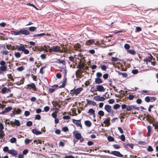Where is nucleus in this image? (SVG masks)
<instances>
[{"instance_id": "dca6fc26", "label": "nucleus", "mask_w": 158, "mask_h": 158, "mask_svg": "<svg viewBox=\"0 0 158 158\" xmlns=\"http://www.w3.org/2000/svg\"><path fill=\"white\" fill-rule=\"evenodd\" d=\"M32 132L35 134L37 135H40L42 133L40 131H38L36 129H33L32 130Z\"/></svg>"}, {"instance_id": "473e14b6", "label": "nucleus", "mask_w": 158, "mask_h": 158, "mask_svg": "<svg viewBox=\"0 0 158 158\" xmlns=\"http://www.w3.org/2000/svg\"><path fill=\"white\" fill-rule=\"evenodd\" d=\"M98 114L101 116H103L104 115V113L102 110H101L98 112Z\"/></svg>"}, {"instance_id": "423d86ee", "label": "nucleus", "mask_w": 158, "mask_h": 158, "mask_svg": "<svg viewBox=\"0 0 158 158\" xmlns=\"http://www.w3.org/2000/svg\"><path fill=\"white\" fill-rule=\"evenodd\" d=\"M97 90L96 91H98L100 92H102L105 91V89L101 85H97L96 86Z\"/></svg>"}, {"instance_id": "6e6d98bb", "label": "nucleus", "mask_w": 158, "mask_h": 158, "mask_svg": "<svg viewBox=\"0 0 158 158\" xmlns=\"http://www.w3.org/2000/svg\"><path fill=\"white\" fill-rule=\"evenodd\" d=\"M95 112V111L92 109H89L88 112V113H90L92 114H94Z\"/></svg>"}, {"instance_id": "a211bd4d", "label": "nucleus", "mask_w": 158, "mask_h": 158, "mask_svg": "<svg viewBox=\"0 0 158 158\" xmlns=\"http://www.w3.org/2000/svg\"><path fill=\"white\" fill-rule=\"evenodd\" d=\"M75 136L76 138L78 140L82 138L81 135L79 133H77L76 134Z\"/></svg>"}, {"instance_id": "f704fd0d", "label": "nucleus", "mask_w": 158, "mask_h": 158, "mask_svg": "<svg viewBox=\"0 0 158 158\" xmlns=\"http://www.w3.org/2000/svg\"><path fill=\"white\" fill-rule=\"evenodd\" d=\"M125 146L127 148H131V149L133 148V145L131 144H127L125 145Z\"/></svg>"}, {"instance_id": "774afa93", "label": "nucleus", "mask_w": 158, "mask_h": 158, "mask_svg": "<svg viewBox=\"0 0 158 158\" xmlns=\"http://www.w3.org/2000/svg\"><path fill=\"white\" fill-rule=\"evenodd\" d=\"M64 158H75V157L71 155L66 156Z\"/></svg>"}, {"instance_id": "f8f14e48", "label": "nucleus", "mask_w": 158, "mask_h": 158, "mask_svg": "<svg viewBox=\"0 0 158 158\" xmlns=\"http://www.w3.org/2000/svg\"><path fill=\"white\" fill-rule=\"evenodd\" d=\"M12 112L15 114H20L21 112V110L19 108L17 109L16 108H14Z\"/></svg>"}, {"instance_id": "c85d7f7f", "label": "nucleus", "mask_w": 158, "mask_h": 158, "mask_svg": "<svg viewBox=\"0 0 158 158\" xmlns=\"http://www.w3.org/2000/svg\"><path fill=\"white\" fill-rule=\"evenodd\" d=\"M36 27H31L28 28L29 30L31 32L34 31L35 30Z\"/></svg>"}, {"instance_id": "c9c22d12", "label": "nucleus", "mask_w": 158, "mask_h": 158, "mask_svg": "<svg viewBox=\"0 0 158 158\" xmlns=\"http://www.w3.org/2000/svg\"><path fill=\"white\" fill-rule=\"evenodd\" d=\"M0 64L1 65V66H6V62L4 60H2L0 62Z\"/></svg>"}, {"instance_id": "20e7f679", "label": "nucleus", "mask_w": 158, "mask_h": 158, "mask_svg": "<svg viewBox=\"0 0 158 158\" xmlns=\"http://www.w3.org/2000/svg\"><path fill=\"white\" fill-rule=\"evenodd\" d=\"M73 122L75 124H76L77 126L79 127L81 129L82 128L80 120H76L75 119H73Z\"/></svg>"}, {"instance_id": "412c9836", "label": "nucleus", "mask_w": 158, "mask_h": 158, "mask_svg": "<svg viewBox=\"0 0 158 158\" xmlns=\"http://www.w3.org/2000/svg\"><path fill=\"white\" fill-rule=\"evenodd\" d=\"M5 135V134L4 131L0 130V139H2Z\"/></svg>"}, {"instance_id": "4c0bfd02", "label": "nucleus", "mask_w": 158, "mask_h": 158, "mask_svg": "<svg viewBox=\"0 0 158 158\" xmlns=\"http://www.w3.org/2000/svg\"><path fill=\"white\" fill-rule=\"evenodd\" d=\"M147 150L149 152H152L153 151V149L151 146H149L148 147Z\"/></svg>"}, {"instance_id": "cd10ccee", "label": "nucleus", "mask_w": 158, "mask_h": 158, "mask_svg": "<svg viewBox=\"0 0 158 158\" xmlns=\"http://www.w3.org/2000/svg\"><path fill=\"white\" fill-rule=\"evenodd\" d=\"M7 66H0V70L1 71H5L6 70Z\"/></svg>"}, {"instance_id": "ddd939ff", "label": "nucleus", "mask_w": 158, "mask_h": 158, "mask_svg": "<svg viewBox=\"0 0 158 158\" xmlns=\"http://www.w3.org/2000/svg\"><path fill=\"white\" fill-rule=\"evenodd\" d=\"M62 84L59 86V88H61L64 87L66 84L67 78L66 77L64 78Z\"/></svg>"}, {"instance_id": "393cba45", "label": "nucleus", "mask_w": 158, "mask_h": 158, "mask_svg": "<svg viewBox=\"0 0 158 158\" xmlns=\"http://www.w3.org/2000/svg\"><path fill=\"white\" fill-rule=\"evenodd\" d=\"M18 50L20 51H23L25 49V48L24 46H19L17 48Z\"/></svg>"}, {"instance_id": "0e129e2a", "label": "nucleus", "mask_w": 158, "mask_h": 158, "mask_svg": "<svg viewBox=\"0 0 158 158\" xmlns=\"http://www.w3.org/2000/svg\"><path fill=\"white\" fill-rule=\"evenodd\" d=\"M108 77V75L107 73H106L103 75V78L105 79H107Z\"/></svg>"}, {"instance_id": "8fccbe9b", "label": "nucleus", "mask_w": 158, "mask_h": 158, "mask_svg": "<svg viewBox=\"0 0 158 158\" xmlns=\"http://www.w3.org/2000/svg\"><path fill=\"white\" fill-rule=\"evenodd\" d=\"M9 150V148L8 147L6 146L4 147L3 148V151L5 152H8V151Z\"/></svg>"}, {"instance_id": "09e8293b", "label": "nucleus", "mask_w": 158, "mask_h": 158, "mask_svg": "<svg viewBox=\"0 0 158 158\" xmlns=\"http://www.w3.org/2000/svg\"><path fill=\"white\" fill-rule=\"evenodd\" d=\"M101 68L102 70L104 71H106L107 68V67L105 65L103 64L101 66Z\"/></svg>"}, {"instance_id": "ea45409f", "label": "nucleus", "mask_w": 158, "mask_h": 158, "mask_svg": "<svg viewBox=\"0 0 158 158\" xmlns=\"http://www.w3.org/2000/svg\"><path fill=\"white\" fill-rule=\"evenodd\" d=\"M77 67L80 69H83L84 66L82 64H79L77 65Z\"/></svg>"}, {"instance_id": "4be33fe9", "label": "nucleus", "mask_w": 158, "mask_h": 158, "mask_svg": "<svg viewBox=\"0 0 158 158\" xmlns=\"http://www.w3.org/2000/svg\"><path fill=\"white\" fill-rule=\"evenodd\" d=\"M45 35V34L44 33H40L39 34H35L33 35V37H41L43 36H44Z\"/></svg>"}, {"instance_id": "2eb2a0df", "label": "nucleus", "mask_w": 158, "mask_h": 158, "mask_svg": "<svg viewBox=\"0 0 158 158\" xmlns=\"http://www.w3.org/2000/svg\"><path fill=\"white\" fill-rule=\"evenodd\" d=\"M95 82L96 84H98L102 83L103 82L101 79L99 77L95 78Z\"/></svg>"}, {"instance_id": "bb28decb", "label": "nucleus", "mask_w": 158, "mask_h": 158, "mask_svg": "<svg viewBox=\"0 0 158 158\" xmlns=\"http://www.w3.org/2000/svg\"><path fill=\"white\" fill-rule=\"evenodd\" d=\"M103 123L107 125V126H109L110 125V121L108 119H106L104 121Z\"/></svg>"}, {"instance_id": "37998d69", "label": "nucleus", "mask_w": 158, "mask_h": 158, "mask_svg": "<svg viewBox=\"0 0 158 158\" xmlns=\"http://www.w3.org/2000/svg\"><path fill=\"white\" fill-rule=\"evenodd\" d=\"M16 141V139L15 138H12L10 139V142L12 143H15Z\"/></svg>"}, {"instance_id": "4468645a", "label": "nucleus", "mask_w": 158, "mask_h": 158, "mask_svg": "<svg viewBox=\"0 0 158 158\" xmlns=\"http://www.w3.org/2000/svg\"><path fill=\"white\" fill-rule=\"evenodd\" d=\"M27 86L28 87H31L34 90H35L36 89L35 85L34 83H31V84H28Z\"/></svg>"}, {"instance_id": "e433bc0d", "label": "nucleus", "mask_w": 158, "mask_h": 158, "mask_svg": "<svg viewBox=\"0 0 158 158\" xmlns=\"http://www.w3.org/2000/svg\"><path fill=\"white\" fill-rule=\"evenodd\" d=\"M153 126L155 129L158 130V122H156L153 124Z\"/></svg>"}, {"instance_id": "39448f33", "label": "nucleus", "mask_w": 158, "mask_h": 158, "mask_svg": "<svg viewBox=\"0 0 158 158\" xmlns=\"http://www.w3.org/2000/svg\"><path fill=\"white\" fill-rule=\"evenodd\" d=\"M110 154L115 156L118 157H123V155L121 154L120 152L118 151H111Z\"/></svg>"}, {"instance_id": "c03bdc74", "label": "nucleus", "mask_w": 158, "mask_h": 158, "mask_svg": "<svg viewBox=\"0 0 158 158\" xmlns=\"http://www.w3.org/2000/svg\"><path fill=\"white\" fill-rule=\"evenodd\" d=\"M57 60L58 61V62L60 63H61L63 64H65V61L64 60H62L60 59H57Z\"/></svg>"}, {"instance_id": "6ab92c4d", "label": "nucleus", "mask_w": 158, "mask_h": 158, "mask_svg": "<svg viewBox=\"0 0 158 158\" xmlns=\"http://www.w3.org/2000/svg\"><path fill=\"white\" fill-rule=\"evenodd\" d=\"M118 73L119 75H122L123 77L126 78L127 76V74L126 73L120 72L119 71Z\"/></svg>"}, {"instance_id": "aec40b11", "label": "nucleus", "mask_w": 158, "mask_h": 158, "mask_svg": "<svg viewBox=\"0 0 158 158\" xmlns=\"http://www.w3.org/2000/svg\"><path fill=\"white\" fill-rule=\"evenodd\" d=\"M14 123L15 125L18 127L20 125V123L19 121L16 119H15Z\"/></svg>"}, {"instance_id": "f3484780", "label": "nucleus", "mask_w": 158, "mask_h": 158, "mask_svg": "<svg viewBox=\"0 0 158 158\" xmlns=\"http://www.w3.org/2000/svg\"><path fill=\"white\" fill-rule=\"evenodd\" d=\"M147 129L148 132L147 134V136L148 137L151 135V127L150 126H148L147 127Z\"/></svg>"}, {"instance_id": "a19ab883", "label": "nucleus", "mask_w": 158, "mask_h": 158, "mask_svg": "<svg viewBox=\"0 0 158 158\" xmlns=\"http://www.w3.org/2000/svg\"><path fill=\"white\" fill-rule=\"evenodd\" d=\"M61 47L62 48V49L60 51H63V52H67V50L66 49V48L64 47V45H61Z\"/></svg>"}, {"instance_id": "7c9ffc66", "label": "nucleus", "mask_w": 158, "mask_h": 158, "mask_svg": "<svg viewBox=\"0 0 158 158\" xmlns=\"http://www.w3.org/2000/svg\"><path fill=\"white\" fill-rule=\"evenodd\" d=\"M15 55L16 58H19L21 56V54L19 52H15Z\"/></svg>"}, {"instance_id": "f257e3e1", "label": "nucleus", "mask_w": 158, "mask_h": 158, "mask_svg": "<svg viewBox=\"0 0 158 158\" xmlns=\"http://www.w3.org/2000/svg\"><path fill=\"white\" fill-rule=\"evenodd\" d=\"M30 31L27 30L21 29L19 31H12V34L15 35H28L30 34Z\"/></svg>"}, {"instance_id": "c756f323", "label": "nucleus", "mask_w": 158, "mask_h": 158, "mask_svg": "<svg viewBox=\"0 0 158 158\" xmlns=\"http://www.w3.org/2000/svg\"><path fill=\"white\" fill-rule=\"evenodd\" d=\"M9 52H10L9 51L6 50H3L1 52L2 54L5 55H7Z\"/></svg>"}, {"instance_id": "2f4dec72", "label": "nucleus", "mask_w": 158, "mask_h": 158, "mask_svg": "<svg viewBox=\"0 0 158 158\" xmlns=\"http://www.w3.org/2000/svg\"><path fill=\"white\" fill-rule=\"evenodd\" d=\"M120 105L118 104H116L113 106V109L114 110H117L120 107Z\"/></svg>"}, {"instance_id": "a18cd8bd", "label": "nucleus", "mask_w": 158, "mask_h": 158, "mask_svg": "<svg viewBox=\"0 0 158 158\" xmlns=\"http://www.w3.org/2000/svg\"><path fill=\"white\" fill-rule=\"evenodd\" d=\"M24 69V68L23 66L19 67L17 68V70L19 71H22Z\"/></svg>"}, {"instance_id": "72a5a7b5", "label": "nucleus", "mask_w": 158, "mask_h": 158, "mask_svg": "<svg viewBox=\"0 0 158 158\" xmlns=\"http://www.w3.org/2000/svg\"><path fill=\"white\" fill-rule=\"evenodd\" d=\"M7 89L6 87L2 88L1 90V92L2 94H5L7 91Z\"/></svg>"}, {"instance_id": "69168bd1", "label": "nucleus", "mask_w": 158, "mask_h": 158, "mask_svg": "<svg viewBox=\"0 0 158 158\" xmlns=\"http://www.w3.org/2000/svg\"><path fill=\"white\" fill-rule=\"evenodd\" d=\"M49 107L48 106H46L44 107V110L46 112H48L49 110Z\"/></svg>"}, {"instance_id": "603ef678", "label": "nucleus", "mask_w": 158, "mask_h": 158, "mask_svg": "<svg viewBox=\"0 0 158 158\" xmlns=\"http://www.w3.org/2000/svg\"><path fill=\"white\" fill-rule=\"evenodd\" d=\"M32 122L31 121H28L26 123V125L27 126L30 127L32 125Z\"/></svg>"}, {"instance_id": "58836bf2", "label": "nucleus", "mask_w": 158, "mask_h": 158, "mask_svg": "<svg viewBox=\"0 0 158 158\" xmlns=\"http://www.w3.org/2000/svg\"><path fill=\"white\" fill-rule=\"evenodd\" d=\"M9 79H10L11 81H14V79L13 78V76L11 74L7 75Z\"/></svg>"}, {"instance_id": "680f3d73", "label": "nucleus", "mask_w": 158, "mask_h": 158, "mask_svg": "<svg viewBox=\"0 0 158 158\" xmlns=\"http://www.w3.org/2000/svg\"><path fill=\"white\" fill-rule=\"evenodd\" d=\"M138 70L137 69H135L132 70V73L133 74H136L138 73Z\"/></svg>"}, {"instance_id": "b1692460", "label": "nucleus", "mask_w": 158, "mask_h": 158, "mask_svg": "<svg viewBox=\"0 0 158 158\" xmlns=\"http://www.w3.org/2000/svg\"><path fill=\"white\" fill-rule=\"evenodd\" d=\"M134 105L128 106L127 108V111H131L134 109Z\"/></svg>"}, {"instance_id": "5701e85b", "label": "nucleus", "mask_w": 158, "mask_h": 158, "mask_svg": "<svg viewBox=\"0 0 158 158\" xmlns=\"http://www.w3.org/2000/svg\"><path fill=\"white\" fill-rule=\"evenodd\" d=\"M85 125L88 127H90L91 124V123L88 120H86L85 121Z\"/></svg>"}, {"instance_id": "79ce46f5", "label": "nucleus", "mask_w": 158, "mask_h": 158, "mask_svg": "<svg viewBox=\"0 0 158 158\" xmlns=\"http://www.w3.org/2000/svg\"><path fill=\"white\" fill-rule=\"evenodd\" d=\"M107 139L108 141L110 142L113 141L114 140V138L112 136H109L107 138Z\"/></svg>"}, {"instance_id": "bf43d9fd", "label": "nucleus", "mask_w": 158, "mask_h": 158, "mask_svg": "<svg viewBox=\"0 0 158 158\" xmlns=\"http://www.w3.org/2000/svg\"><path fill=\"white\" fill-rule=\"evenodd\" d=\"M31 141V140L28 139H27L25 140V143L26 144H28Z\"/></svg>"}, {"instance_id": "4d7b16f0", "label": "nucleus", "mask_w": 158, "mask_h": 158, "mask_svg": "<svg viewBox=\"0 0 158 158\" xmlns=\"http://www.w3.org/2000/svg\"><path fill=\"white\" fill-rule=\"evenodd\" d=\"M145 100L147 102H149L150 101V98L148 96H147L145 98Z\"/></svg>"}, {"instance_id": "0eeeda50", "label": "nucleus", "mask_w": 158, "mask_h": 158, "mask_svg": "<svg viewBox=\"0 0 158 158\" xmlns=\"http://www.w3.org/2000/svg\"><path fill=\"white\" fill-rule=\"evenodd\" d=\"M94 98L96 101H103L106 100L105 98L98 95L94 96Z\"/></svg>"}, {"instance_id": "9d476101", "label": "nucleus", "mask_w": 158, "mask_h": 158, "mask_svg": "<svg viewBox=\"0 0 158 158\" xmlns=\"http://www.w3.org/2000/svg\"><path fill=\"white\" fill-rule=\"evenodd\" d=\"M83 90V88H79L76 89L72 93L75 94L77 95L80 93Z\"/></svg>"}, {"instance_id": "f03ea898", "label": "nucleus", "mask_w": 158, "mask_h": 158, "mask_svg": "<svg viewBox=\"0 0 158 158\" xmlns=\"http://www.w3.org/2000/svg\"><path fill=\"white\" fill-rule=\"evenodd\" d=\"M52 51L56 52H60L63 53V51H60V48L58 46H53L52 47Z\"/></svg>"}, {"instance_id": "5fc2aeb1", "label": "nucleus", "mask_w": 158, "mask_h": 158, "mask_svg": "<svg viewBox=\"0 0 158 158\" xmlns=\"http://www.w3.org/2000/svg\"><path fill=\"white\" fill-rule=\"evenodd\" d=\"M118 60V58L114 57H112L111 58V60L114 62H115Z\"/></svg>"}, {"instance_id": "3c124183", "label": "nucleus", "mask_w": 158, "mask_h": 158, "mask_svg": "<svg viewBox=\"0 0 158 158\" xmlns=\"http://www.w3.org/2000/svg\"><path fill=\"white\" fill-rule=\"evenodd\" d=\"M142 29L141 27H136L135 29V32H138L141 31Z\"/></svg>"}, {"instance_id": "e2e57ef3", "label": "nucleus", "mask_w": 158, "mask_h": 158, "mask_svg": "<svg viewBox=\"0 0 158 158\" xmlns=\"http://www.w3.org/2000/svg\"><path fill=\"white\" fill-rule=\"evenodd\" d=\"M124 47L125 49H128L130 48V46L127 44H125L124 45Z\"/></svg>"}, {"instance_id": "864d4df0", "label": "nucleus", "mask_w": 158, "mask_h": 158, "mask_svg": "<svg viewBox=\"0 0 158 158\" xmlns=\"http://www.w3.org/2000/svg\"><path fill=\"white\" fill-rule=\"evenodd\" d=\"M62 130L64 132H66L68 131V128L67 127H64L62 128Z\"/></svg>"}, {"instance_id": "9b49d317", "label": "nucleus", "mask_w": 158, "mask_h": 158, "mask_svg": "<svg viewBox=\"0 0 158 158\" xmlns=\"http://www.w3.org/2000/svg\"><path fill=\"white\" fill-rule=\"evenodd\" d=\"M12 109V108L11 106H8V107L5 108V110L2 112V113L3 114L5 113L8 112L10 111Z\"/></svg>"}, {"instance_id": "052dcab7", "label": "nucleus", "mask_w": 158, "mask_h": 158, "mask_svg": "<svg viewBox=\"0 0 158 158\" xmlns=\"http://www.w3.org/2000/svg\"><path fill=\"white\" fill-rule=\"evenodd\" d=\"M113 147L115 148L118 149L120 148V146L118 144H114L113 145Z\"/></svg>"}, {"instance_id": "6e6552de", "label": "nucleus", "mask_w": 158, "mask_h": 158, "mask_svg": "<svg viewBox=\"0 0 158 158\" xmlns=\"http://www.w3.org/2000/svg\"><path fill=\"white\" fill-rule=\"evenodd\" d=\"M8 153L15 157H16L18 154V152L13 149L8 151Z\"/></svg>"}, {"instance_id": "49530a36", "label": "nucleus", "mask_w": 158, "mask_h": 158, "mask_svg": "<svg viewBox=\"0 0 158 158\" xmlns=\"http://www.w3.org/2000/svg\"><path fill=\"white\" fill-rule=\"evenodd\" d=\"M120 139L123 142H124L125 140V137L123 135H122L120 136Z\"/></svg>"}, {"instance_id": "de8ad7c7", "label": "nucleus", "mask_w": 158, "mask_h": 158, "mask_svg": "<svg viewBox=\"0 0 158 158\" xmlns=\"http://www.w3.org/2000/svg\"><path fill=\"white\" fill-rule=\"evenodd\" d=\"M108 102L109 104H112L114 103V100L113 99H110L108 100Z\"/></svg>"}, {"instance_id": "a878e982", "label": "nucleus", "mask_w": 158, "mask_h": 158, "mask_svg": "<svg viewBox=\"0 0 158 158\" xmlns=\"http://www.w3.org/2000/svg\"><path fill=\"white\" fill-rule=\"evenodd\" d=\"M127 51L128 53L133 55H135L136 54L135 52L133 50L130 49L127 50Z\"/></svg>"}, {"instance_id": "7ed1b4c3", "label": "nucleus", "mask_w": 158, "mask_h": 158, "mask_svg": "<svg viewBox=\"0 0 158 158\" xmlns=\"http://www.w3.org/2000/svg\"><path fill=\"white\" fill-rule=\"evenodd\" d=\"M94 43L95 45H98V41L95 43L94 40V39H90L85 42V44L87 45H89Z\"/></svg>"}, {"instance_id": "338daca9", "label": "nucleus", "mask_w": 158, "mask_h": 158, "mask_svg": "<svg viewBox=\"0 0 158 158\" xmlns=\"http://www.w3.org/2000/svg\"><path fill=\"white\" fill-rule=\"evenodd\" d=\"M57 114L55 113H53L52 114V117L53 118H56V117H57Z\"/></svg>"}, {"instance_id": "13d9d810", "label": "nucleus", "mask_w": 158, "mask_h": 158, "mask_svg": "<svg viewBox=\"0 0 158 158\" xmlns=\"http://www.w3.org/2000/svg\"><path fill=\"white\" fill-rule=\"evenodd\" d=\"M30 114V113L29 111H26L24 112V115H25L27 117Z\"/></svg>"}, {"instance_id": "1a4fd4ad", "label": "nucleus", "mask_w": 158, "mask_h": 158, "mask_svg": "<svg viewBox=\"0 0 158 158\" xmlns=\"http://www.w3.org/2000/svg\"><path fill=\"white\" fill-rule=\"evenodd\" d=\"M104 109L107 112L110 113L112 111L111 106L108 105H106L105 106Z\"/></svg>"}]
</instances>
